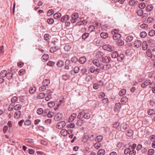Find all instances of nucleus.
<instances>
[{
    "mask_svg": "<svg viewBox=\"0 0 155 155\" xmlns=\"http://www.w3.org/2000/svg\"><path fill=\"white\" fill-rule=\"evenodd\" d=\"M78 14L77 13H74L72 15L71 21L72 23H74L76 22L77 19L78 18Z\"/></svg>",
    "mask_w": 155,
    "mask_h": 155,
    "instance_id": "obj_1",
    "label": "nucleus"
},
{
    "mask_svg": "<svg viewBox=\"0 0 155 155\" xmlns=\"http://www.w3.org/2000/svg\"><path fill=\"white\" fill-rule=\"evenodd\" d=\"M102 48L103 49L105 50H106L109 52L112 51L113 50V48L111 46L108 45H105L102 46Z\"/></svg>",
    "mask_w": 155,
    "mask_h": 155,
    "instance_id": "obj_2",
    "label": "nucleus"
},
{
    "mask_svg": "<svg viewBox=\"0 0 155 155\" xmlns=\"http://www.w3.org/2000/svg\"><path fill=\"white\" fill-rule=\"evenodd\" d=\"M111 60L109 56H105L102 58L101 61L104 63H107L109 62Z\"/></svg>",
    "mask_w": 155,
    "mask_h": 155,
    "instance_id": "obj_3",
    "label": "nucleus"
},
{
    "mask_svg": "<svg viewBox=\"0 0 155 155\" xmlns=\"http://www.w3.org/2000/svg\"><path fill=\"white\" fill-rule=\"evenodd\" d=\"M66 125L65 121H61L58 123L57 124V127L58 129H61L64 127Z\"/></svg>",
    "mask_w": 155,
    "mask_h": 155,
    "instance_id": "obj_4",
    "label": "nucleus"
},
{
    "mask_svg": "<svg viewBox=\"0 0 155 155\" xmlns=\"http://www.w3.org/2000/svg\"><path fill=\"white\" fill-rule=\"evenodd\" d=\"M62 117V115L61 113L57 114L54 116V120L56 121L60 120Z\"/></svg>",
    "mask_w": 155,
    "mask_h": 155,
    "instance_id": "obj_5",
    "label": "nucleus"
},
{
    "mask_svg": "<svg viewBox=\"0 0 155 155\" xmlns=\"http://www.w3.org/2000/svg\"><path fill=\"white\" fill-rule=\"evenodd\" d=\"M141 41L139 40H137L135 41L134 45L135 47L138 48L141 46Z\"/></svg>",
    "mask_w": 155,
    "mask_h": 155,
    "instance_id": "obj_6",
    "label": "nucleus"
},
{
    "mask_svg": "<svg viewBox=\"0 0 155 155\" xmlns=\"http://www.w3.org/2000/svg\"><path fill=\"white\" fill-rule=\"evenodd\" d=\"M77 116V114L76 113L72 114L70 116L68 119L69 122H72L76 118Z\"/></svg>",
    "mask_w": 155,
    "mask_h": 155,
    "instance_id": "obj_7",
    "label": "nucleus"
},
{
    "mask_svg": "<svg viewBox=\"0 0 155 155\" xmlns=\"http://www.w3.org/2000/svg\"><path fill=\"white\" fill-rule=\"evenodd\" d=\"M150 83V80H146L141 84V87L143 88H145Z\"/></svg>",
    "mask_w": 155,
    "mask_h": 155,
    "instance_id": "obj_8",
    "label": "nucleus"
},
{
    "mask_svg": "<svg viewBox=\"0 0 155 155\" xmlns=\"http://www.w3.org/2000/svg\"><path fill=\"white\" fill-rule=\"evenodd\" d=\"M27 102V99L26 97L23 96H21L20 97V104L22 105H23V104H25Z\"/></svg>",
    "mask_w": 155,
    "mask_h": 155,
    "instance_id": "obj_9",
    "label": "nucleus"
},
{
    "mask_svg": "<svg viewBox=\"0 0 155 155\" xmlns=\"http://www.w3.org/2000/svg\"><path fill=\"white\" fill-rule=\"evenodd\" d=\"M92 63L94 65L98 67H100L101 66L99 61L97 59H95L93 60L92 61Z\"/></svg>",
    "mask_w": 155,
    "mask_h": 155,
    "instance_id": "obj_10",
    "label": "nucleus"
},
{
    "mask_svg": "<svg viewBox=\"0 0 155 155\" xmlns=\"http://www.w3.org/2000/svg\"><path fill=\"white\" fill-rule=\"evenodd\" d=\"M43 110L42 108H39L38 109L37 111V113L38 114L41 115L42 114L44 116H45L47 115V114H45L44 113H43Z\"/></svg>",
    "mask_w": 155,
    "mask_h": 155,
    "instance_id": "obj_11",
    "label": "nucleus"
},
{
    "mask_svg": "<svg viewBox=\"0 0 155 155\" xmlns=\"http://www.w3.org/2000/svg\"><path fill=\"white\" fill-rule=\"evenodd\" d=\"M86 60V58L85 57H83L79 58L78 61L81 64H83L85 63Z\"/></svg>",
    "mask_w": 155,
    "mask_h": 155,
    "instance_id": "obj_12",
    "label": "nucleus"
},
{
    "mask_svg": "<svg viewBox=\"0 0 155 155\" xmlns=\"http://www.w3.org/2000/svg\"><path fill=\"white\" fill-rule=\"evenodd\" d=\"M142 48L143 50H146L148 48V45L146 41H143L142 44Z\"/></svg>",
    "mask_w": 155,
    "mask_h": 155,
    "instance_id": "obj_13",
    "label": "nucleus"
},
{
    "mask_svg": "<svg viewBox=\"0 0 155 155\" xmlns=\"http://www.w3.org/2000/svg\"><path fill=\"white\" fill-rule=\"evenodd\" d=\"M68 132V131L65 129H62L61 130L60 134L61 135L63 136H66L67 135Z\"/></svg>",
    "mask_w": 155,
    "mask_h": 155,
    "instance_id": "obj_14",
    "label": "nucleus"
},
{
    "mask_svg": "<svg viewBox=\"0 0 155 155\" xmlns=\"http://www.w3.org/2000/svg\"><path fill=\"white\" fill-rule=\"evenodd\" d=\"M113 38L114 40H116L120 39H119L121 38V35L120 34H116L115 35H113Z\"/></svg>",
    "mask_w": 155,
    "mask_h": 155,
    "instance_id": "obj_15",
    "label": "nucleus"
},
{
    "mask_svg": "<svg viewBox=\"0 0 155 155\" xmlns=\"http://www.w3.org/2000/svg\"><path fill=\"white\" fill-rule=\"evenodd\" d=\"M134 37L133 36L130 35H128L125 39L126 42H129L131 41L133 39Z\"/></svg>",
    "mask_w": 155,
    "mask_h": 155,
    "instance_id": "obj_16",
    "label": "nucleus"
},
{
    "mask_svg": "<svg viewBox=\"0 0 155 155\" xmlns=\"http://www.w3.org/2000/svg\"><path fill=\"white\" fill-rule=\"evenodd\" d=\"M119 125L120 123L118 122H116L113 125V127L115 128L116 130H119L121 129Z\"/></svg>",
    "mask_w": 155,
    "mask_h": 155,
    "instance_id": "obj_17",
    "label": "nucleus"
},
{
    "mask_svg": "<svg viewBox=\"0 0 155 155\" xmlns=\"http://www.w3.org/2000/svg\"><path fill=\"white\" fill-rule=\"evenodd\" d=\"M69 15H66L64 16L61 19V21L62 22H65L67 21L69 19Z\"/></svg>",
    "mask_w": 155,
    "mask_h": 155,
    "instance_id": "obj_18",
    "label": "nucleus"
},
{
    "mask_svg": "<svg viewBox=\"0 0 155 155\" xmlns=\"http://www.w3.org/2000/svg\"><path fill=\"white\" fill-rule=\"evenodd\" d=\"M121 104L120 103L118 102L116 103L115 104L114 108V111L116 112V110H119L121 107Z\"/></svg>",
    "mask_w": 155,
    "mask_h": 155,
    "instance_id": "obj_19",
    "label": "nucleus"
},
{
    "mask_svg": "<svg viewBox=\"0 0 155 155\" xmlns=\"http://www.w3.org/2000/svg\"><path fill=\"white\" fill-rule=\"evenodd\" d=\"M104 53L101 51H99L97 52L96 55V57L97 58H100L103 56Z\"/></svg>",
    "mask_w": 155,
    "mask_h": 155,
    "instance_id": "obj_20",
    "label": "nucleus"
},
{
    "mask_svg": "<svg viewBox=\"0 0 155 155\" xmlns=\"http://www.w3.org/2000/svg\"><path fill=\"white\" fill-rule=\"evenodd\" d=\"M124 54H121L119 56L118 55L117 58V60L118 61H121L124 59Z\"/></svg>",
    "mask_w": 155,
    "mask_h": 155,
    "instance_id": "obj_21",
    "label": "nucleus"
},
{
    "mask_svg": "<svg viewBox=\"0 0 155 155\" xmlns=\"http://www.w3.org/2000/svg\"><path fill=\"white\" fill-rule=\"evenodd\" d=\"M50 83V81L49 80L46 79L43 81L42 82V84L43 85L46 86L48 85Z\"/></svg>",
    "mask_w": 155,
    "mask_h": 155,
    "instance_id": "obj_22",
    "label": "nucleus"
},
{
    "mask_svg": "<svg viewBox=\"0 0 155 155\" xmlns=\"http://www.w3.org/2000/svg\"><path fill=\"white\" fill-rule=\"evenodd\" d=\"M110 64H105L102 67V69L104 70H107L110 68Z\"/></svg>",
    "mask_w": 155,
    "mask_h": 155,
    "instance_id": "obj_23",
    "label": "nucleus"
},
{
    "mask_svg": "<svg viewBox=\"0 0 155 155\" xmlns=\"http://www.w3.org/2000/svg\"><path fill=\"white\" fill-rule=\"evenodd\" d=\"M64 64V61L61 60L58 61L57 63V65L59 67H62L63 66Z\"/></svg>",
    "mask_w": 155,
    "mask_h": 155,
    "instance_id": "obj_24",
    "label": "nucleus"
},
{
    "mask_svg": "<svg viewBox=\"0 0 155 155\" xmlns=\"http://www.w3.org/2000/svg\"><path fill=\"white\" fill-rule=\"evenodd\" d=\"M7 73V71L5 70H3L0 73V77L4 78L6 77Z\"/></svg>",
    "mask_w": 155,
    "mask_h": 155,
    "instance_id": "obj_25",
    "label": "nucleus"
},
{
    "mask_svg": "<svg viewBox=\"0 0 155 155\" xmlns=\"http://www.w3.org/2000/svg\"><path fill=\"white\" fill-rule=\"evenodd\" d=\"M61 16V14L60 13H56L54 15L53 17L54 19H59Z\"/></svg>",
    "mask_w": 155,
    "mask_h": 155,
    "instance_id": "obj_26",
    "label": "nucleus"
},
{
    "mask_svg": "<svg viewBox=\"0 0 155 155\" xmlns=\"http://www.w3.org/2000/svg\"><path fill=\"white\" fill-rule=\"evenodd\" d=\"M126 92V91L124 89L121 90L119 92V95L120 96H122L124 95Z\"/></svg>",
    "mask_w": 155,
    "mask_h": 155,
    "instance_id": "obj_27",
    "label": "nucleus"
},
{
    "mask_svg": "<svg viewBox=\"0 0 155 155\" xmlns=\"http://www.w3.org/2000/svg\"><path fill=\"white\" fill-rule=\"evenodd\" d=\"M153 8V5H147L146 8V10L147 12H150L151 11Z\"/></svg>",
    "mask_w": 155,
    "mask_h": 155,
    "instance_id": "obj_28",
    "label": "nucleus"
},
{
    "mask_svg": "<svg viewBox=\"0 0 155 155\" xmlns=\"http://www.w3.org/2000/svg\"><path fill=\"white\" fill-rule=\"evenodd\" d=\"M84 111H82L79 113L78 115V116L77 117L79 119L82 118L84 117Z\"/></svg>",
    "mask_w": 155,
    "mask_h": 155,
    "instance_id": "obj_29",
    "label": "nucleus"
},
{
    "mask_svg": "<svg viewBox=\"0 0 155 155\" xmlns=\"http://www.w3.org/2000/svg\"><path fill=\"white\" fill-rule=\"evenodd\" d=\"M48 55L47 54H44L42 55L41 59L43 61H45L48 59Z\"/></svg>",
    "mask_w": 155,
    "mask_h": 155,
    "instance_id": "obj_30",
    "label": "nucleus"
},
{
    "mask_svg": "<svg viewBox=\"0 0 155 155\" xmlns=\"http://www.w3.org/2000/svg\"><path fill=\"white\" fill-rule=\"evenodd\" d=\"M100 36L102 38H106L108 37V34L107 33L103 32L101 33Z\"/></svg>",
    "mask_w": 155,
    "mask_h": 155,
    "instance_id": "obj_31",
    "label": "nucleus"
},
{
    "mask_svg": "<svg viewBox=\"0 0 155 155\" xmlns=\"http://www.w3.org/2000/svg\"><path fill=\"white\" fill-rule=\"evenodd\" d=\"M118 54L117 51H115L113 52L111 54V57L112 58H115L118 57Z\"/></svg>",
    "mask_w": 155,
    "mask_h": 155,
    "instance_id": "obj_32",
    "label": "nucleus"
},
{
    "mask_svg": "<svg viewBox=\"0 0 155 155\" xmlns=\"http://www.w3.org/2000/svg\"><path fill=\"white\" fill-rule=\"evenodd\" d=\"M83 123L84 122L83 120L80 119L77 121L76 124L77 126L80 127L82 126V124H83Z\"/></svg>",
    "mask_w": 155,
    "mask_h": 155,
    "instance_id": "obj_33",
    "label": "nucleus"
},
{
    "mask_svg": "<svg viewBox=\"0 0 155 155\" xmlns=\"http://www.w3.org/2000/svg\"><path fill=\"white\" fill-rule=\"evenodd\" d=\"M6 78L8 80L11 79L12 77V73L9 72L7 73L6 74Z\"/></svg>",
    "mask_w": 155,
    "mask_h": 155,
    "instance_id": "obj_34",
    "label": "nucleus"
},
{
    "mask_svg": "<svg viewBox=\"0 0 155 155\" xmlns=\"http://www.w3.org/2000/svg\"><path fill=\"white\" fill-rule=\"evenodd\" d=\"M36 88L35 87H31L29 90V92L31 94H33L35 91Z\"/></svg>",
    "mask_w": 155,
    "mask_h": 155,
    "instance_id": "obj_35",
    "label": "nucleus"
},
{
    "mask_svg": "<svg viewBox=\"0 0 155 155\" xmlns=\"http://www.w3.org/2000/svg\"><path fill=\"white\" fill-rule=\"evenodd\" d=\"M103 139V137L101 135H99L97 136L96 139L95 141L96 142H99L101 141Z\"/></svg>",
    "mask_w": 155,
    "mask_h": 155,
    "instance_id": "obj_36",
    "label": "nucleus"
},
{
    "mask_svg": "<svg viewBox=\"0 0 155 155\" xmlns=\"http://www.w3.org/2000/svg\"><path fill=\"white\" fill-rule=\"evenodd\" d=\"M90 117V114L88 113H85L84 112V119H88Z\"/></svg>",
    "mask_w": 155,
    "mask_h": 155,
    "instance_id": "obj_37",
    "label": "nucleus"
},
{
    "mask_svg": "<svg viewBox=\"0 0 155 155\" xmlns=\"http://www.w3.org/2000/svg\"><path fill=\"white\" fill-rule=\"evenodd\" d=\"M147 113L149 115H151L155 114V110H154L149 109L147 111Z\"/></svg>",
    "mask_w": 155,
    "mask_h": 155,
    "instance_id": "obj_38",
    "label": "nucleus"
},
{
    "mask_svg": "<svg viewBox=\"0 0 155 155\" xmlns=\"http://www.w3.org/2000/svg\"><path fill=\"white\" fill-rule=\"evenodd\" d=\"M45 94L44 93H41L39 94L38 96V98L39 99H42L43 98L45 97Z\"/></svg>",
    "mask_w": 155,
    "mask_h": 155,
    "instance_id": "obj_39",
    "label": "nucleus"
},
{
    "mask_svg": "<svg viewBox=\"0 0 155 155\" xmlns=\"http://www.w3.org/2000/svg\"><path fill=\"white\" fill-rule=\"evenodd\" d=\"M147 34L145 31H142L140 33V36L142 38H144L147 36Z\"/></svg>",
    "mask_w": 155,
    "mask_h": 155,
    "instance_id": "obj_40",
    "label": "nucleus"
},
{
    "mask_svg": "<svg viewBox=\"0 0 155 155\" xmlns=\"http://www.w3.org/2000/svg\"><path fill=\"white\" fill-rule=\"evenodd\" d=\"M117 44L119 46H122L124 45V42L121 39H119L117 41Z\"/></svg>",
    "mask_w": 155,
    "mask_h": 155,
    "instance_id": "obj_41",
    "label": "nucleus"
},
{
    "mask_svg": "<svg viewBox=\"0 0 155 155\" xmlns=\"http://www.w3.org/2000/svg\"><path fill=\"white\" fill-rule=\"evenodd\" d=\"M71 46L69 45H66L64 48V50L66 51H69L71 49Z\"/></svg>",
    "mask_w": 155,
    "mask_h": 155,
    "instance_id": "obj_42",
    "label": "nucleus"
},
{
    "mask_svg": "<svg viewBox=\"0 0 155 155\" xmlns=\"http://www.w3.org/2000/svg\"><path fill=\"white\" fill-rule=\"evenodd\" d=\"M54 13V11L53 9H50L48 10L47 13V15L48 16H49L53 14Z\"/></svg>",
    "mask_w": 155,
    "mask_h": 155,
    "instance_id": "obj_43",
    "label": "nucleus"
},
{
    "mask_svg": "<svg viewBox=\"0 0 155 155\" xmlns=\"http://www.w3.org/2000/svg\"><path fill=\"white\" fill-rule=\"evenodd\" d=\"M97 142V143H95L94 145V147L96 149H98L100 147L101 145L100 143L99 142Z\"/></svg>",
    "mask_w": 155,
    "mask_h": 155,
    "instance_id": "obj_44",
    "label": "nucleus"
},
{
    "mask_svg": "<svg viewBox=\"0 0 155 155\" xmlns=\"http://www.w3.org/2000/svg\"><path fill=\"white\" fill-rule=\"evenodd\" d=\"M148 35L151 37L154 36L155 35V31L153 30H151L149 32Z\"/></svg>",
    "mask_w": 155,
    "mask_h": 155,
    "instance_id": "obj_45",
    "label": "nucleus"
},
{
    "mask_svg": "<svg viewBox=\"0 0 155 155\" xmlns=\"http://www.w3.org/2000/svg\"><path fill=\"white\" fill-rule=\"evenodd\" d=\"M105 151L103 149H100L98 152V155H104L105 154Z\"/></svg>",
    "mask_w": 155,
    "mask_h": 155,
    "instance_id": "obj_46",
    "label": "nucleus"
},
{
    "mask_svg": "<svg viewBox=\"0 0 155 155\" xmlns=\"http://www.w3.org/2000/svg\"><path fill=\"white\" fill-rule=\"evenodd\" d=\"M154 153V150L153 149H149L147 152V153L148 155H152Z\"/></svg>",
    "mask_w": 155,
    "mask_h": 155,
    "instance_id": "obj_47",
    "label": "nucleus"
},
{
    "mask_svg": "<svg viewBox=\"0 0 155 155\" xmlns=\"http://www.w3.org/2000/svg\"><path fill=\"white\" fill-rule=\"evenodd\" d=\"M62 77L63 79L65 81L69 79L70 76L68 74H65L63 75Z\"/></svg>",
    "mask_w": 155,
    "mask_h": 155,
    "instance_id": "obj_48",
    "label": "nucleus"
},
{
    "mask_svg": "<svg viewBox=\"0 0 155 155\" xmlns=\"http://www.w3.org/2000/svg\"><path fill=\"white\" fill-rule=\"evenodd\" d=\"M71 61L73 63H76L78 61V58L75 57H72L71 59Z\"/></svg>",
    "mask_w": 155,
    "mask_h": 155,
    "instance_id": "obj_49",
    "label": "nucleus"
},
{
    "mask_svg": "<svg viewBox=\"0 0 155 155\" xmlns=\"http://www.w3.org/2000/svg\"><path fill=\"white\" fill-rule=\"evenodd\" d=\"M14 117L16 119H18L19 117V111H17L15 112L14 115Z\"/></svg>",
    "mask_w": 155,
    "mask_h": 155,
    "instance_id": "obj_50",
    "label": "nucleus"
},
{
    "mask_svg": "<svg viewBox=\"0 0 155 155\" xmlns=\"http://www.w3.org/2000/svg\"><path fill=\"white\" fill-rule=\"evenodd\" d=\"M133 134V131L131 130H128L127 134V135L129 137H130Z\"/></svg>",
    "mask_w": 155,
    "mask_h": 155,
    "instance_id": "obj_51",
    "label": "nucleus"
},
{
    "mask_svg": "<svg viewBox=\"0 0 155 155\" xmlns=\"http://www.w3.org/2000/svg\"><path fill=\"white\" fill-rule=\"evenodd\" d=\"M67 126L69 128H73L75 127V125L74 123H72L68 124Z\"/></svg>",
    "mask_w": 155,
    "mask_h": 155,
    "instance_id": "obj_52",
    "label": "nucleus"
},
{
    "mask_svg": "<svg viewBox=\"0 0 155 155\" xmlns=\"http://www.w3.org/2000/svg\"><path fill=\"white\" fill-rule=\"evenodd\" d=\"M129 5L131 6H133L136 3L134 0H129Z\"/></svg>",
    "mask_w": 155,
    "mask_h": 155,
    "instance_id": "obj_53",
    "label": "nucleus"
},
{
    "mask_svg": "<svg viewBox=\"0 0 155 155\" xmlns=\"http://www.w3.org/2000/svg\"><path fill=\"white\" fill-rule=\"evenodd\" d=\"M89 35V34L87 33H85L82 35V38L83 39H85L87 38Z\"/></svg>",
    "mask_w": 155,
    "mask_h": 155,
    "instance_id": "obj_54",
    "label": "nucleus"
},
{
    "mask_svg": "<svg viewBox=\"0 0 155 155\" xmlns=\"http://www.w3.org/2000/svg\"><path fill=\"white\" fill-rule=\"evenodd\" d=\"M48 105L49 107H51L55 105V103L53 101L50 102L48 103Z\"/></svg>",
    "mask_w": 155,
    "mask_h": 155,
    "instance_id": "obj_55",
    "label": "nucleus"
},
{
    "mask_svg": "<svg viewBox=\"0 0 155 155\" xmlns=\"http://www.w3.org/2000/svg\"><path fill=\"white\" fill-rule=\"evenodd\" d=\"M146 6L145 4L144 3H141L139 6V8L141 9L144 8Z\"/></svg>",
    "mask_w": 155,
    "mask_h": 155,
    "instance_id": "obj_56",
    "label": "nucleus"
},
{
    "mask_svg": "<svg viewBox=\"0 0 155 155\" xmlns=\"http://www.w3.org/2000/svg\"><path fill=\"white\" fill-rule=\"evenodd\" d=\"M47 22L49 24H52L53 23L54 20L52 18H49L47 20Z\"/></svg>",
    "mask_w": 155,
    "mask_h": 155,
    "instance_id": "obj_57",
    "label": "nucleus"
},
{
    "mask_svg": "<svg viewBox=\"0 0 155 155\" xmlns=\"http://www.w3.org/2000/svg\"><path fill=\"white\" fill-rule=\"evenodd\" d=\"M122 127L124 130H126L129 128V125H128L127 124H123Z\"/></svg>",
    "mask_w": 155,
    "mask_h": 155,
    "instance_id": "obj_58",
    "label": "nucleus"
},
{
    "mask_svg": "<svg viewBox=\"0 0 155 155\" xmlns=\"http://www.w3.org/2000/svg\"><path fill=\"white\" fill-rule=\"evenodd\" d=\"M143 11L141 9L138 10L137 12V15L139 16H141L143 15Z\"/></svg>",
    "mask_w": 155,
    "mask_h": 155,
    "instance_id": "obj_59",
    "label": "nucleus"
},
{
    "mask_svg": "<svg viewBox=\"0 0 155 155\" xmlns=\"http://www.w3.org/2000/svg\"><path fill=\"white\" fill-rule=\"evenodd\" d=\"M31 124V122L30 120H27L25 121L24 124L25 125L29 126Z\"/></svg>",
    "mask_w": 155,
    "mask_h": 155,
    "instance_id": "obj_60",
    "label": "nucleus"
},
{
    "mask_svg": "<svg viewBox=\"0 0 155 155\" xmlns=\"http://www.w3.org/2000/svg\"><path fill=\"white\" fill-rule=\"evenodd\" d=\"M89 139V136H85L84 137L82 141L84 142H86Z\"/></svg>",
    "mask_w": 155,
    "mask_h": 155,
    "instance_id": "obj_61",
    "label": "nucleus"
},
{
    "mask_svg": "<svg viewBox=\"0 0 155 155\" xmlns=\"http://www.w3.org/2000/svg\"><path fill=\"white\" fill-rule=\"evenodd\" d=\"M46 89V86L43 85V86L39 88V90L41 91H43Z\"/></svg>",
    "mask_w": 155,
    "mask_h": 155,
    "instance_id": "obj_62",
    "label": "nucleus"
},
{
    "mask_svg": "<svg viewBox=\"0 0 155 155\" xmlns=\"http://www.w3.org/2000/svg\"><path fill=\"white\" fill-rule=\"evenodd\" d=\"M130 149L129 148H126L124 151V153L126 155H127L128 154H129V153L130 151Z\"/></svg>",
    "mask_w": 155,
    "mask_h": 155,
    "instance_id": "obj_63",
    "label": "nucleus"
},
{
    "mask_svg": "<svg viewBox=\"0 0 155 155\" xmlns=\"http://www.w3.org/2000/svg\"><path fill=\"white\" fill-rule=\"evenodd\" d=\"M150 140L152 141H155V136L154 135H151L149 137Z\"/></svg>",
    "mask_w": 155,
    "mask_h": 155,
    "instance_id": "obj_64",
    "label": "nucleus"
}]
</instances>
